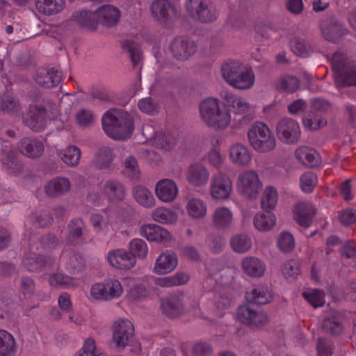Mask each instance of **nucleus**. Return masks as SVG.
Here are the masks:
<instances>
[{"instance_id": "f257e3e1", "label": "nucleus", "mask_w": 356, "mask_h": 356, "mask_svg": "<svg viewBox=\"0 0 356 356\" xmlns=\"http://www.w3.org/2000/svg\"><path fill=\"white\" fill-rule=\"evenodd\" d=\"M202 122L215 130H223L230 124L231 113L227 106L216 98H207L199 106Z\"/></svg>"}, {"instance_id": "f03ea898", "label": "nucleus", "mask_w": 356, "mask_h": 356, "mask_svg": "<svg viewBox=\"0 0 356 356\" xmlns=\"http://www.w3.org/2000/svg\"><path fill=\"white\" fill-rule=\"evenodd\" d=\"M220 72L227 84L236 89L245 90L254 86L255 76L253 70L239 60H229L223 63Z\"/></svg>"}, {"instance_id": "7ed1b4c3", "label": "nucleus", "mask_w": 356, "mask_h": 356, "mask_svg": "<svg viewBox=\"0 0 356 356\" xmlns=\"http://www.w3.org/2000/svg\"><path fill=\"white\" fill-rule=\"evenodd\" d=\"M102 126L107 136L115 140H124L130 137L134 130L131 116L118 109H111L104 115Z\"/></svg>"}, {"instance_id": "20e7f679", "label": "nucleus", "mask_w": 356, "mask_h": 356, "mask_svg": "<svg viewBox=\"0 0 356 356\" xmlns=\"http://www.w3.org/2000/svg\"><path fill=\"white\" fill-rule=\"evenodd\" d=\"M250 146L259 154H268L277 147L276 137L270 127L262 122H255L247 131Z\"/></svg>"}, {"instance_id": "39448f33", "label": "nucleus", "mask_w": 356, "mask_h": 356, "mask_svg": "<svg viewBox=\"0 0 356 356\" xmlns=\"http://www.w3.org/2000/svg\"><path fill=\"white\" fill-rule=\"evenodd\" d=\"M126 196V189L122 182L110 179L107 180L100 190V194L97 193H91L88 198V201L95 206H101L103 204L104 200L111 204H118L124 200Z\"/></svg>"}, {"instance_id": "423d86ee", "label": "nucleus", "mask_w": 356, "mask_h": 356, "mask_svg": "<svg viewBox=\"0 0 356 356\" xmlns=\"http://www.w3.org/2000/svg\"><path fill=\"white\" fill-rule=\"evenodd\" d=\"M236 186L238 193L250 200H256L263 188V183L254 170L241 172L237 177Z\"/></svg>"}, {"instance_id": "0eeeda50", "label": "nucleus", "mask_w": 356, "mask_h": 356, "mask_svg": "<svg viewBox=\"0 0 356 356\" xmlns=\"http://www.w3.org/2000/svg\"><path fill=\"white\" fill-rule=\"evenodd\" d=\"M339 53L334 54L332 70L334 81L338 87L356 86V65L341 59Z\"/></svg>"}, {"instance_id": "6e6552de", "label": "nucleus", "mask_w": 356, "mask_h": 356, "mask_svg": "<svg viewBox=\"0 0 356 356\" xmlns=\"http://www.w3.org/2000/svg\"><path fill=\"white\" fill-rule=\"evenodd\" d=\"M233 190V181L225 172L218 171L211 176L209 195L213 200L220 202L229 200Z\"/></svg>"}, {"instance_id": "1a4fd4ad", "label": "nucleus", "mask_w": 356, "mask_h": 356, "mask_svg": "<svg viewBox=\"0 0 356 356\" xmlns=\"http://www.w3.org/2000/svg\"><path fill=\"white\" fill-rule=\"evenodd\" d=\"M207 268L210 275L209 280L216 284L214 290L230 289L236 275V269L233 267H222V264L215 261L208 264Z\"/></svg>"}, {"instance_id": "9d476101", "label": "nucleus", "mask_w": 356, "mask_h": 356, "mask_svg": "<svg viewBox=\"0 0 356 356\" xmlns=\"http://www.w3.org/2000/svg\"><path fill=\"white\" fill-rule=\"evenodd\" d=\"M149 10L153 20L163 26L168 24L178 15L176 6L169 0H153Z\"/></svg>"}, {"instance_id": "9b49d317", "label": "nucleus", "mask_w": 356, "mask_h": 356, "mask_svg": "<svg viewBox=\"0 0 356 356\" xmlns=\"http://www.w3.org/2000/svg\"><path fill=\"white\" fill-rule=\"evenodd\" d=\"M134 326L128 319H119L112 326V343L120 350L129 344L134 336Z\"/></svg>"}, {"instance_id": "f8f14e48", "label": "nucleus", "mask_w": 356, "mask_h": 356, "mask_svg": "<svg viewBox=\"0 0 356 356\" xmlns=\"http://www.w3.org/2000/svg\"><path fill=\"white\" fill-rule=\"evenodd\" d=\"M276 132L279 140L286 145L296 144L301 137L299 124L291 118L280 120L277 124Z\"/></svg>"}, {"instance_id": "ddd939ff", "label": "nucleus", "mask_w": 356, "mask_h": 356, "mask_svg": "<svg viewBox=\"0 0 356 356\" xmlns=\"http://www.w3.org/2000/svg\"><path fill=\"white\" fill-rule=\"evenodd\" d=\"M154 192L156 197L163 203H172L178 196L179 188L176 182L163 179L156 182Z\"/></svg>"}, {"instance_id": "4468645a", "label": "nucleus", "mask_w": 356, "mask_h": 356, "mask_svg": "<svg viewBox=\"0 0 356 356\" xmlns=\"http://www.w3.org/2000/svg\"><path fill=\"white\" fill-rule=\"evenodd\" d=\"M109 264L118 270H129L135 266L136 260L124 249H115L107 254Z\"/></svg>"}, {"instance_id": "2eb2a0df", "label": "nucleus", "mask_w": 356, "mask_h": 356, "mask_svg": "<svg viewBox=\"0 0 356 356\" xmlns=\"http://www.w3.org/2000/svg\"><path fill=\"white\" fill-rule=\"evenodd\" d=\"M230 162L239 167H248L252 162V152L248 147L241 143L230 145L228 150Z\"/></svg>"}, {"instance_id": "dca6fc26", "label": "nucleus", "mask_w": 356, "mask_h": 356, "mask_svg": "<svg viewBox=\"0 0 356 356\" xmlns=\"http://www.w3.org/2000/svg\"><path fill=\"white\" fill-rule=\"evenodd\" d=\"M170 50L177 60H186L196 52L197 47L192 40L178 38L171 42Z\"/></svg>"}, {"instance_id": "f3484780", "label": "nucleus", "mask_w": 356, "mask_h": 356, "mask_svg": "<svg viewBox=\"0 0 356 356\" xmlns=\"http://www.w3.org/2000/svg\"><path fill=\"white\" fill-rule=\"evenodd\" d=\"M211 222L218 230L230 229L234 223V214L231 208L227 206L217 207L211 214Z\"/></svg>"}, {"instance_id": "a211bd4d", "label": "nucleus", "mask_w": 356, "mask_h": 356, "mask_svg": "<svg viewBox=\"0 0 356 356\" xmlns=\"http://www.w3.org/2000/svg\"><path fill=\"white\" fill-rule=\"evenodd\" d=\"M186 177L191 186L203 187L209 181L210 172L204 165L195 163L188 166Z\"/></svg>"}, {"instance_id": "6ab92c4d", "label": "nucleus", "mask_w": 356, "mask_h": 356, "mask_svg": "<svg viewBox=\"0 0 356 356\" xmlns=\"http://www.w3.org/2000/svg\"><path fill=\"white\" fill-rule=\"evenodd\" d=\"M178 265L177 254L170 250L161 253L156 259L153 273L156 275H165L172 273Z\"/></svg>"}, {"instance_id": "aec40b11", "label": "nucleus", "mask_w": 356, "mask_h": 356, "mask_svg": "<svg viewBox=\"0 0 356 356\" xmlns=\"http://www.w3.org/2000/svg\"><path fill=\"white\" fill-rule=\"evenodd\" d=\"M161 309L166 316L174 318L186 311L183 298L178 295H171L161 300Z\"/></svg>"}, {"instance_id": "412c9836", "label": "nucleus", "mask_w": 356, "mask_h": 356, "mask_svg": "<svg viewBox=\"0 0 356 356\" xmlns=\"http://www.w3.org/2000/svg\"><path fill=\"white\" fill-rule=\"evenodd\" d=\"M45 109L40 106H30L29 111L24 118L26 125L35 131L44 130L47 124Z\"/></svg>"}, {"instance_id": "4be33fe9", "label": "nucleus", "mask_w": 356, "mask_h": 356, "mask_svg": "<svg viewBox=\"0 0 356 356\" xmlns=\"http://www.w3.org/2000/svg\"><path fill=\"white\" fill-rule=\"evenodd\" d=\"M139 234L147 241L156 243H165L172 238L171 234L167 229L155 224L142 225Z\"/></svg>"}, {"instance_id": "5701e85b", "label": "nucleus", "mask_w": 356, "mask_h": 356, "mask_svg": "<svg viewBox=\"0 0 356 356\" xmlns=\"http://www.w3.org/2000/svg\"><path fill=\"white\" fill-rule=\"evenodd\" d=\"M243 273L251 278H259L264 276L266 266L265 263L254 256H246L241 261Z\"/></svg>"}, {"instance_id": "b1692460", "label": "nucleus", "mask_w": 356, "mask_h": 356, "mask_svg": "<svg viewBox=\"0 0 356 356\" xmlns=\"http://www.w3.org/2000/svg\"><path fill=\"white\" fill-rule=\"evenodd\" d=\"M185 209L187 216L194 220H203L208 215V205L199 197L188 198L186 201Z\"/></svg>"}, {"instance_id": "393cba45", "label": "nucleus", "mask_w": 356, "mask_h": 356, "mask_svg": "<svg viewBox=\"0 0 356 356\" xmlns=\"http://www.w3.org/2000/svg\"><path fill=\"white\" fill-rule=\"evenodd\" d=\"M120 16L119 9L112 5L102 6L95 11L97 24L99 22L107 27H111L117 24Z\"/></svg>"}, {"instance_id": "a878e982", "label": "nucleus", "mask_w": 356, "mask_h": 356, "mask_svg": "<svg viewBox=\"0 0 356 356\" xmlns=\"http://www.w3.org/2000/svg\"><path fill=\"white\" fill-rule=\"evenodd\" d=\"M33 3L35 11L45 17L58 15L65 7V0H33Z\"/></svg>"}, {"instance_id": "bb28decb", "label": "nucleus", "mask_w": 356, "mask_h": 356, "mask_svg": "<svg viewBox=\"0 0 356 356\" xmlns=\"http://www.w3.org/2000/svg\"><path fill=\"white\" fill-rule=\"evenodd\" d=\"M71 26H81L95 29L97 27L95 12L88 10H80L74 12L67 22Z\"/></svg>"}, {"instance_id": "cd10ccee", "label": "nucleus", "mask_w": 356, "mask_h": 356, "mask_svg": "<svg viewBox=\"0 0 356 356\" xmlns=\"http://www.w3.org/2000/svg\"><path fill=\"white\" fill-rule=\"evenodd\" d=\"M315 211V208L310 202H299L293 210L294 219L300 226L309 227Z\"/></svg>"}, {"instance_id": "c85d7f7f", "label": "nucleus", "mask_w": 356, "mask_h": 356, "mask_svg": "<svg viewBox=\"0 0 356 356\" xmlns=\"http://www.w3.org/2000/svg\"><path fill=\"white\" fill-rule=\"evenodd\" d=\"M35 80L40 86L46 88H51L60 83L61 73L55 68L41 69L37 72Z\"/></svg>"}, {"instance_id": "c756f323", "label": "nucleus", "mask_w": 356, "mask_h": 356, "mask_svg": "<svg viewBox=\"0 0 356 356\" xmlns=\"http://www.w3.org/2000/svg\"><path fill=\"white\" fill-rule=\"evenodd\" d=\"M71 188L70 180L65 177H55L44 186L46 194L51 197H58L67 193Z\"/></svg>"}, {"instance_id": "7c9ffc66", "label": "nucleus", "mask_w": 356, "mask_h": 356, "mask_svg": "<svg viewBox=\"0 0 356 356\" xmlns=\"http://www.w3.org/2000/svg\"><path fill=\"white\" fill-rule=\"evenodd\" d=\"M277 223L275 214L270 211H259L253 218V225L255 229L260 232H267L272 230Z\"/></svg>"}, {"instance_id": "2f4dec72", "label": "nucleus", "mask_w": 356, "mask_h": 356, "mask_svg": "<svg viewBox=\"0 0 356 356\" xmlns=\"http://www.w3.org/2000/svg\"><path fill=\"white\" fill-rule=\"evenodd\" d=\"M321 30L323 38L330 42H337L342 35H345L347 30L340 23L327 19L323 22Z\"/></svg>"}, {"instance_id": "473e14b6", "label": "nucleus", "mask_w": 356, "mask_h": 356, "mask_svg": "<svg viewBox=\"0 0 356 356\" xmlns=\"http://www.w3.org/2000/svg\"><path fill=\"white\" fill-rule=\"evenodd\" d=\"M131 193L134 200L143 208L151 209L156 204L152 192L145 186L137 185L133 187Z\"/></svg>"}, {"instance_id": "72a5a7b5", "label": "nucleus", "mask_w": 356, "mask_h": 356, "mask_svg": "<svg viewBox=\"0 0 356 356\" xmlns=\"http://www.w3.org/2000/svg\"><path fill=\"white\" fill-rule=\"evenodd\" d=\"M61 264L71 273L81 270L84 266L82 257L74 250L65 248L60 258Z\"/></svg>"}, {"instance_id": "f704fd0d", "label": "nucleus", "mask_w": 356, "mask_h": 356, "mask_svg": "<svg viewBox=\"0 0 356 356\" xmlns=\"http://www.w3.org/2000/svg\"><path fill=\"white\" fill-rule=\"evenodd\" d=\"M296 159L302 164L314 168L320 164L319 154L313 149L307 146H300L295 151Z\"/></svg>"}, {"instance_id": "c9c22d12", "label": "nucleus", "mask_w": 356, "mask_h": 356, "mask_svg": "<svg viewBox=\"0 0 356 356\" xmlns=\"http://www.w3.org/2000/svg\"><path fill=\"white\" fill-rule=\"evenodd\" d=\"M19 151L28 157L35 158L42 155L43 144L35 138H24L19 143Z\"/></svg>"}, {"instance_id": "e433bc0d", "label": "nucleus", "mask_w": 356, "mask_h": 356, "mask_svg": "<svg viewBox=\"0 0 356 356\" xmlns=\"http://www.w3.org/2000/svg\"><path fill=\"white\" fill-rule=\"evenodd\" d=\"M252 244L251 236L245 233L236 234L230 238L231 248L236 253L244 254L249 252Z\"/></svg>"}, {"instance_id": "4c0bfd02", "label": "nucleus", "mask_w": 356, "mask_h": 356, "mask_svg": "<svg viewBox=\"0 0 356 356\" xmlns=\"http://www.w3.org/2000/svg\"><path fill=\"white\" fill-rule=\"evenodd\" d=\"M16 352L17 343L13 335L0 329V356H14Z\"/></svg>"}, {"instance_id": "58836bf2", "label": "nucleus", "mask_w": 356, "mask_h": 356, "mask_svg": "<svg viewBox=\"0 0 356 356\" xmlns=\"http://www.w3.org/2000/svg\"><path fill=\"white\" fill-rule=\"evenodd\" d=\"M189 280V276L184 272H179L173 275L157 277L154 280L156 285L161 287H173L185 284Z\"/></svg>"}, {"instance_id": "ea45409f", "label": "nucleus", "mask_w": 356, "mask_h": 356, "mask_svg": "<svg viewBox=\"0 0 356 356\" xmlns=\"http://www.w3.org/2000/svg\"><path fill=\"white\" fill-rule=\"evenodd\" d=\"M278 198L279 195L276 188L271 186H266L261 197V208L265 211L274 210L277 207Z\"/></svg>"}, {"instance_id": "a19ab883", "label": "nucleus", "mask_w": 356, "mask_h": 356, "mask_svg": "<svg viewBox=\"0 0 356 356\" xmlns=\"http://www.w3.org/2000/svg\"><path fill=\"white\" fill-rule=\"evenodd\" d=\"M115 154L111 147L104 146L101 147L95 158V164L99 169L111 168Z\"/></svg>"}, {"instance_id": "79ce46f5", "label": "nucleus", "mask_w": 356, "mask_h": 356, "mask_svg": "<svg viewBox=\"0 0 356 356\" xmlns=\"http://www.w3.org/2000/svg\"><path fill=\"white\" fill-rule=\"evenodd\" d=\"M84 228L85 224L81 219H72L68 225L67 242L72 245L81 243Z\"/></svg>"}, {"instance_id": "37998d69", "label": "nucleus", "mask_w": 356, "mask_h": 356, "mask_svg": "<svg viewBox=\"0 0 356 356\" xmlns=\"http://www.w3.org/2000/svg\"><path fill=\"white\" fill-rule=\"evenodd\" d=\"M152 218L162 224H175L178 220L177 213L168 208L159 207L152 211Z\"/></svg>"}, {"instance_id": "c03bdc74", "label": "nucleus", "mask_w": 356, "mask_h": 356, "mask_svg": "<svg viewBox=\"0 0 356 356\" xmlns=\"http://www.w3.org/2000/svg\"><path fill=\"white\" fill-rule=\"evenodd\" d=\"M218 17L219 10L215 3L207 0L196 21L202 24H211L216 22Z\"/></svg>"}, {"instance_id": "a18cd8bd", "label": "nucleus", "mask_w": 356, "mask_h": 356, "mask_svg": "<svg viewBox=\"0 0 356 356\" xmlns=\"http://www.w3.org/2000/svg\"><path fill=\"white\" fill-rule=\"evenodd\" d=\"M60 156L66 165L75 167L80 162L81 152L78 147L70 145L60 152Z\"/></svg>"}, {"instance_id": "49530a36", "label": "nucleus", "mask_w": 356, "mask_h": 356, "mask_svg": "<svg viewBox=\"0 0 356 356\" xmlns=\"http://www.w3.org/2000/svg\"><path fill=\"white\" fill-rule=\"evenodd\" d=\"M275 86L280 91L294 92L299 88L300 81L294 76L284 75L275 81Z\"/></svg>"}, {"instance_id": "de8ad7c7", "label": "nucleus", "mask_w": 356, "mask_h": 356, "mask_svg": "<svg viewBox=\"0 0 356 356\" xmlns=\"http://www.w3.org/2000/svg\"><path fill=\"white\" fill-rule=\"evenodd\" d=\"M50 263V261H44L43 258L35 253H30L23 259L24 266L32 272L41 270L46 266H49Z\"/></svg>"}, {"instance_id": "09e8293b", "label": "nucleus", "mask_w": 356, "mask_h": 356, "mask_svg": "<svg viewBox=\"0 0 356 356\" xmlns=\"http://www.w3.org/2000/svg\"><path fill=\"white\" fill-rule=\"evenodd\" d=\"M49 283L51 286L63 288H74L79 284L78 280L62 273H53L49 277Z\"/></svg>"}, {"instance_id": "8fccbe9b", "label": "nucleus", "mask_w": 356, "mask_h": 356, "mask_svg": "<svg viewBox=\"0 0 356 356\" xmlns=\"http://www.w3.org/2000/svg\"><path fill=\"white\" fill-rule=\"evenodd\" d=\"M129 250L131 256L143 259L147 257L148 254V246L145 241L141 238H136L129 243Z\"/></svg>"}, {"instance_id": "3c124183", "label": "nucleus", "mask_w": 356, "mask_h": 356, "mask_svg": "<svg viewBox=\"0 0 356 356\" xmlns=\"http://www.w3.org/2000/svg\"><path fill=\"white\" fill-rule=\"evenodd\" d=\"M245 298L248 302L257 305H264L272 299L270 293L264 288L259 287L246 293Z\"/></svg>"}, {"instance_id": "603ef678", "label": "nucleus", "mask_w": 356, "mask_h": 356, "mask_svg": "<svg viewBox=\"0 0 356 356\" xmlns=\"http://www.w3.org/2000/svg\"><path fill=\"white\" fill-rule=\"evenodd\" d=\"M104 282L108 301L118 299L124 293V288L118 279L110 278Z\"/></svg>"}, {"instance_id": "864d4df0", "label": "nucleus", "mask_w": 356, "mask_h": 356, "mask_svg": "<svg viewBox=\"0 0 356 356\" xmlns=\"http://www.w3.org/2000/svg\"><path fill=\"white\" fill-rule=\"evenodd\" d=\"M124 173L130 179H138L140 170L137 160L132 156H127L123 161Z\"/></svg>"}, {"instance_id": "5fc2aeb1", "label": "nucleus", "mask_w": 356, "mask_h": 356, "mask_svg": "<svg viewBox=\"0 0 356 356\" xmlns=\"http://www.w3.org/2000/svg\"><path fill=\"white\" fill-rule=\"evenodd\" d=\"M277 245L282 252L289 253L295 248L294 238L289 232H281L277 238Z\"/></svg>"}, {"instance_id": "6e6d98bb", "label": "nucleus", "mask_w": 356, "mask_h": 356, "mask_svg": "<svg viewBox=\"0 0 356 356\" xmlns=\"http://www.w3.org/2000/svg\"><path fill=\"white\" fill-rule=\"evenodd\" d=\"M230 289H221L215 291L214 304L220 309H228L233 302L232 296L229 293Z\"/></svg>"}, {"instance_id": "4d7b16f0", "label": "nucleus", "mask_w": 356, "mask_h": 356, "mask_svg": "<svg viewBox=\"0 0 356 356\" xmlns=\"http://www.w3.org/2000/svg\"><path fill=\"white\" fill-rule=\"evenodd\" d=\"M302 296L315 308L323 306L325 302V293L319 289H309Z\"/></svg>"}, {"instance_id": "13d9d810", "label": "nucleus", "mask_w": 356, "mask_h": 356, "mask_svg": "<svg viewBox=\"0 0 356 356\" xmlns=\"http://www.w3.org/2000/svg\"><path fill=\"white\" fill-rule=\"evenodd\" d=\"M318 183L316 174L312 172H306L300 177V186L302 191L307 193H312Z\"/></svg>"}, {"instance_id": "bf43d9fd", "label": "nucleus", "mask_w": 356, "mask_h": 356, "mask_svg": "<svg viewBox=\"0 0 356 356\" xmlns=\"http://www.w3.org/2000/svg\"><path fill=\"white\" fill-rule=\"evenodd\" d=\"M207 1V0H185L184 8L186 13L196 21Z\"/></svg>"}, {"instance_id": "052dcab7", "label": "nucleus", "mask_w": 356, "mask_h": 356, "mask_svg": "<svg viewBox=\"0 0 356 356\" xmlns=\"http://www.w3.org/2000/svg\"><path fill=\"white\" fill-rule=\"evenodd\" d=\"M96 115L89 109L82 108L79 110L75 115L76 122L83 127L92 125L96 120Z\"/></svg>"}, {"instance_id": "680f3d73", "label": "nucleus", "mask_w": 356, "mask_h": 356, "mask_svg": "<svg viewBox=\"0 0 356 356\" xmlns=\"http://www.w3.org/2000/svg\"><path fill=\"white\" fill-rule=\"evenodd\" d=\"M103 352L97 348L95 340L88 338L75 356H103Z\"/></svg>"}, {"instance_id": "e2e57ef3", "label": "nucleus", "mask_w": 356, "mask_h": 356, "mask_svg": "<svg viewBox=\"0 0 356 356\" xmlns=\"http://www.w3.org/2000/svg\"><path fill=\"white\" fill-rule=\"evenodd\" d=\"M323 329L325 332L339 334L343 331V326L338 318L332 316L323 321Z\"/></svg>"}, {"instance_id": "0e129e2a", "label": "nucleus", "mask_w": 356, "mask_h": 356, "mask_svg": "<svg viewBox=\"0 0 356 356\" xmlns=\"http://www.w3.org/2000/svg\"><path fill=\"white\" fill-rule=\"evenodd\" d=\"M17 101L10 95H3L0 97V109L7 113H15L19 111Z\"/></svg>"}, {"instance_id": "69168bd1", "label": "nucleus", "mask_w": 356, "mask_h": 356, "mask_svg": "<svg viewBox=\"0 0 356 356\" xmlns=\"http://www.w3.org/2000/svg\"><path fill=\"white\" fill-rule=\"evenodd\" d=\"M90 222L97 234H106L110 230L108 222L99 214H92L90 217Z\"/></svg>"}, {"instance_id": "338daca9", "label": "nucleus", "mask_w": 356, "mask_h": 356, "mask_svg": "<svg viewBox=\"0 0 356 356\" xmlns=\"http://www.w3.org/2000/svg\"><path fill=\"white\" fill-rule=\"evenodd\" d=\"M291 48L297 56L306 57L311 52L310 46L303 40L294 38L291 41Z\"/></svg>"}, {"instance_id": "774afa93", "label": "nucleus", "mask_w": 356, "mask_h": 356, "mask_svg": "<svg viewBox=\"0 0 356 356\" xmlns=\"http://www.w3.org/2000/svg\"><path fill=\"white\" fill-rule=\"evenodd\" d=\"M282 273L286 279H295L300 274L299 263L295 259L286 261L282 268Z\"/></svg>"}]
</instances>
